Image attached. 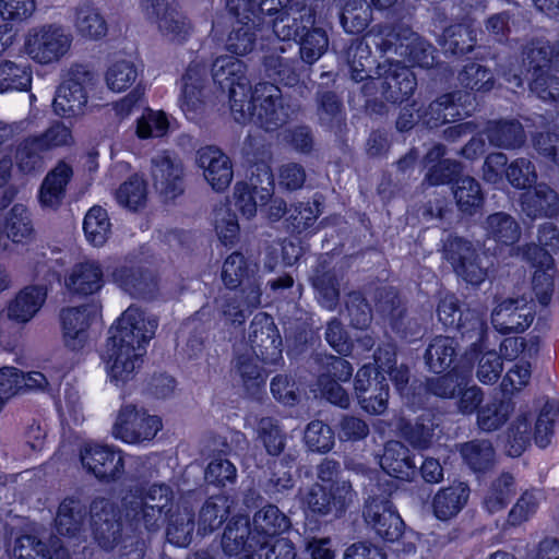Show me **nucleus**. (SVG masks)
I'll return each mask as SVG.
<instances>
[{"instance_id":"obj_1","label":"nucleus","mask_w":559,"mask_h":559,"mask_svg":"<svg viewBox=\"0 0 559 559\" xmlns=\"http://www.w3.org/2000/svg\"><path fill=\"white\" fill-rule=\"evenodd\" d=\"M157 326L154 316L131 306L110 328L105 361L110 381L117 386L134 378Z\"/></svg>"},{"instance_id":"obj_2","label":"nucleus","mask_w":559,"mask_h":559,"mask_svg":"<svg viewBox=\"0 0 559 559\" xmlns=\"http://www.w3.org/2000/svg\"><path fill=\"white\" fill-rule=\"evenodd\" d=\"M222 280L230 290L217 300L218 310L226 322L241 325L261 305V277L243 254L233 252L223 264Z\"/></svg>"},{"instance_id":"obj_3","label":"nucleus","mask_w":559,"mask_h":559,"mask_svg":"<svg viewBox=\"0 0 559 559\" xmlns=\"http://www.w3.org/2000/svg\"><path fill=\"white\" fill-rule=\"evenodd\" d=\"M175 493L170 486L154 483L131 489L121 502L126 521L134 531L158 532L174 510Z\"/></svg>"},{"instance_id":"obj_4","label":"nucleus","mask_w":559,"mask_h":559,"mask_svg":"<svg viewBox=\"0 0 559 559\" xmlns=\"http://www.w3.org/2000/svg\"><path fill=\"white\" fill-rule=\"evenodd\" d=\"M91 525L96 540L104 549L118 548L119 559H143L144 542L136 536H121L115 504L106 498H95L90 508Z\"/></svg>"},{"instance_id":"obj_5","label":"nucleus","mask_w":559,"mask_h":559,"mask_svg":"<svg viewBox=\"0 0 559 559\" xmlns=\"http://www.w3.org/2000/svg\"><path fill=\"white\" fill-rule=\"evenodd\" d=\"M369 35L377 38L374 44L382 51L394 50L413 67L430 68L435 63V48L408 27L394 28L378 24L369 31Z\"/></svg>"},{"instance_id":"obj_6","label":"nucleus","mask_w":559,"mask_h":559,"mask_svg":"<svg viewBox=\"0 0 559 559\" xmlns=\"http://www.w3.org/2000/svg\"><path fill=\"white\" fill-rule=\"evenodd\" d=\"M374 74L361 87L368 98L380 97L389 103L400 104L408 99L417 86L414 73L400 61L386 59L380 62Z\"/></svg>"},{"instance_id":"obj_7","label":"nucleus","mask_w":559,"mask_h":559,"mask_svg":"<svg viewBox=\"0 0 559 559\" xmlns=\"http://www.w3.org/2000/svg\"><path fill=\"white\" fill-rule=\"evenodd\" d=\"M97 83L96 74L83 64L72 66L56 91L53 111L62 118H76L85 114L88 95Z\"/></svg>"},{"instance_id":"obj_8","label":"nucleus","mask_w":559,"mask_h":559,"mask_svg":"<svg viewBox=\"0 0 559 559\" xmlns=\"http://www.w3.org/2000/svg\"><path fill=\"white\" fill-rule=\"evenodd\" d=\"M246 73L245 62L231 56H221L212 66L213 80L223 92H227L236 121H241L248 116L246 106L250 108L248 95L251 88Z\"/></svg>"},{"instance_id":"obj_9","label":"nucleus","mask_w":559,"mask_h":559,"mask_svg":"<svg viewBox=\"0 0 559 559\" xmlns=\"http://www.w3.org/2000/svg\"><path fill=\"white\" fill-rule=\"evenodd\" d=\"M248 103L250 108L245 107L248 116L238 122L252 121L266 131L282 127L292 114L290 107L284 103L281 90L271 83L257 84L253 92L248 95Z\"/></svg>"},{"instance_id":"obj_10","label":"nucleus","mask_w":559,"mask_h":559,"mask_svg":"<svg viewBox=\"0 0 559 559\" xmlns=\"http://www.w3.org/2000/svg\"><path fill=\"white\" fill-rule=\"evenodd\" d=\"M72 35L61 25L33 27L24 36V52L36 63L48 66L64 58L72 46Z\"/></svg>"},{"instance_id":"obj_11","label":"nucleus","mask_w":559,"mask_h":559,"mask_svg":"<svg viewBox=\"0 0 559 559\" xmlns=\"http://www.w3.org/2000/svg\"><path fill=\"white\" fill-rule=\"evenodd\" d=\"M356 499L350 481L336 479L330 486L314 484L305 498L313 515L340 519Z\"/></svg>"},{"instance_id":"obj_12","label":"nucleus","mask_w":559,"mask_h":559,"mask_svg":"<svg viewBox=\"0 0 559 559\" xmlns=\"http://www.w3.org/2000/svg\"><path fill=\"white\" fill-rule=\"evenodd\" d=\"M162 429L160 419L132 404L123 405L117 413L111 436L128 444L152 440Z\"/></svg>"},{"instance_id":"obj_13","label":"nucleus","mask_w":559,"mask_h":559,"mask_svg":"<svg viewBox=\"0 0 559 559\" xmlns=\"http://www.w3.org/2000/svg\"><path fill=\"white\" fill-rule=\"evenodd\" d=\"M439 321L447 328L456 326L462 335L472 341V349L480 350L483 340L486 336L487 325L483 316L475 311H466L464 314L459 308L457 299L453 295L444 296L437 309Z\"/></svg>"},{"instance_id":"obj_14","label":"nucleus","mask_w":559,"mask_h":559,"mask_svg":"<svg viewBox=\"0 0 559 559\" xmlns=\"http://www.w3.org/2000/svg\"><path fill=\"white\" fill-rule=\"evenodd\" d=\"M143 16L156 24L160 35L173 43H183L190 35L187 17L166 0H141Z\"/></svg>"},{"instance_id":"obj_15","label":"nucleus","mask_w":559,"mask_h":559,"mask_svg":"<svg viewBox=\"0 0 559 559\" xmlns=\"http://www.w3.org/2000/svg\"><path fill=\"white\" fill-rule=\"evenodd\" d=\"M248 345L264 365H277L282 356V337L273 321L266 313H258L248 330Z\"/></svg>"},{"instance_id":"obj_16","label":"nucleus","mask_w":559,"mask_h":559,"mask_svg":"<svg viewBox=\"0 0 559 559\" xmlns=\"http://www.w3.org/2000/svg\"><path fill=\"white\" fill-rule=\"evenodd\" d=\"M151 177L156 191L166 200H174L185 191V167L169 151L157 152L151 158Z\"/></svg>"},{"instance_id":"obj_17","label":"nucleus","mask_w":559,"mask_h":559,"mask_svg":"<svg viewBox=\"0 0 559 559\" xmlns=\"http://www.w3.org/2000/svg\"><path fill=\"white\" fill-rule=\"evenodd\" d=\"M444 254L456 274L465 282L479 285L486 280L487 266L484 264V259L468 240L450 237L444 245Z\"/></svg>"},{"instance_id":"obj_18","label":"nucleus","mask_w":559,"mask_h":559,"mask_svg":"<svg viewBox=\"0 0 559 559\" xmlns=\"http://www.w3.org/2000/svg\"><path fill=\"white\" fill-rule=\"evenodd\" d=\"M261 173L250 178V182H237L234 188L235 205L248 219L255 216L258 207L265 205L273 194V175L269 167L259 166Z\"/></svg>"},{"instance_id":"obj_19","label":"nucleus","mask_w":559,"mask_h":559,"mask_svg":"<svg viewBox=\"0 0 559 559\" xmlns=\"http://www.w3.org/2000/svg\"><path fill=\"white\" fill-rule=\"evenodd\" d=\"M83 467L100 480L119 479L124 472L123 454L119 449L86 442L80 450Z\"/></svg>"},{"instance_id":"obj_20","label":"nucleus","mask_w":559,"mask_h":559,"mask_svg":"<svg viewBox=\"0 0 559 559\" xmlns=\"http://www.w3.org/2000/svg\"><path fill=\"white\" fill-rule=\"evenodd\" d=\"M532 302V297L525 295L503 299L491 312L493 328L502 334L523 332L534 320Z\"/></svg>"},{"instance_id":"obj_21","label":"nucleus","mask_w":559,"mask_h":559,"mask_svg":"<svg viewBox=\"0 0 559 559\" xmlns=\"http://www.w3.org/2000/svg\"><path fill=\"white\" fill-rule=\"evenodd\" d=\"M362 515L379 537L394 542L402 535L403 521L386 496H370Z\"/></svg>"},{"instance_id":"obj_22","label":"nucleus","mask_w":559,"mask_h":559,"mask_svg":"<svg viewBox=\"0 0 559 559\" xmlns=\"http://www.w3.org/2000/svg\"><path fill=\"white\" fill-rule=\"evenodd\" d=\"M205 80L206 67L198 61L191 62L182 76L179 106L190 120L198 119L204 112L206 104Z\"/></svg>"},{"instance_id":"obj_23","label":"nucleus","mask_w":559,"mask_h":559,"mask_svg":"<svg viewBox=\"0 0 559 559\" xmlns=\"http://www.w3.org/2000/svg\"><path fill=\"white\" fill-rule=\"evenodd\" d=\"M229 12L237 20L227 37L226 48L235 55H247L253 50L257 32H263L265 21L260 15L259 17L253 16L250 10H240L239 12L229 10Z\"/></svg>"},{"instance_id":"obj_24","label":"nucleus","mask_w":559,"mask_h":559,"mask_svg":"<svg viewBox=\"0 0 559 559\" xmlns=\"http://www.w3.org/2000/svg\"><path fill=\"white\" fill-rule=\"evenodd\" d=\"M548 49L545 46H536L532 44L526 46L522 52V62L518 60H508L498 66V74L501 75L511 88L521 87L523 85V75L530 71H540L549 62Z\"/></svg>"},{"instance_id":"obj_25","label":"nucleus","mask_w":559,"mask_h":559,"mask_svg":"<svg viewBox=\"0 0 559 559\" xmlns=\"http://www.w3.org/2000/svg\"><path fill=\"white\" fill-rule=\"evenodd\" d=\"M198 164L213 190L221 192L230 185L234 171L229 157L215 146H206L198 152Z\"/></svg>"},{"instance_id":"obj_26","label":"nucleus","mask_w":559,"mask_h":559,"mask_svg":"<svg viewBox=\"0 0 559 559\" xmlns=\"http://www.w3.org/2000/svg\"><path fill=\"white\" fill-rule=\"evenodd\" d=\"M71 22L76 35L86 40L102 39L108 31L99 9L88 0L79 2L71 10Z\"/></svg>"},{"instance_id":"obj_27","label":"nucleus","mask_w":559,"mask_h":559,"mask_svg":"<svg viewBox=\"0 0 559 559\" xmlns=\"http://www.w3.org/2000/svg\"><path fill=\"white\" fill-rule=\"evenodd\" d=\"M64 345L78 352L85 347L91 323V312L87 307H71L63 309L60 314Z\"/></svg>"},{"instance_id":"obj_28","label":"nucleus","mask_w":559,"mask_h":559,"mask_svg":"<svg viewBox=\"0 0 559 559\" xmlns=\"http://www.w3.org/2000/svg\"><path fill=\"white\" fill-rule=\"evenodd\" d=\"M314 24V15L309 10L282 11L276 17H266L264 28L272 27L274 36L280 40L297 41Z\"/></svg>"},{"instance_id":"obj_29","label":"nucleus","mask_w":559,"mask_h":559,"mask_svg":"<svg viewBox=\"0 0 559 559\" xmlns=\"http://www.w3.org/2000/svg\"><path fill=\"white\" fill-rule=\"evenodd\" d=\"M49 385L47 377L38 371L26 374L14 367L0 368V411L5 403L20 390H45Z\"/></svg>"},{"instance_id":"obj_30","label":"nucleus","mask_w":559,"mask_h":559,"mask_svg":"<svg viewBox=\"0 0 559 559\" xmlns=\"http://www.w3.org/2000/svg\"><path fill=\"white\" fill-rule=\"evenodd\" d=\"M72 176V167L66 162H59L49 170L39 189L40 205L45 209H57L66 195V189Z\"/></svg>"},{"instance_id":"obj_31","label":"nucleus","mask_w":559,"mask_h":559,"mask_svg":"<svg viewBox=\"0 0 559 559\" xmlns=\"http://www.w3.org/2000/svg\"><path fill=\"white\" fill-rule=\"evenodd\" d=\"M67 288L78 295H93L104 285V272L99 262L87 260L75 264L66 280Z\"/></svg>"},{"instance_id":"obj_32","label":"nucleus","mask_w":559,"mask_h":559,"mask_svg":"<svg viewBox=\"0 0 559 559\" xmlns=\"http://www.w3.org/2000/svg\"><path fill=\"white\" fill-rule=\"evenodd\" d=\"M260 539L257 538L247 516L240 515L231 519L225 527L222 537V548L225 554L237 555L241 550L251 551L259 548Z\"/></svg>"},{"instance_id":"obj_33","label":"nucleus","mask_w":559,"mask_h":559,"mask_svg":"<svg viewBox=\"0 0 559 559\" xmlns=\"http://www.w3.org/2000/svg\"><path fill=\"white\" fill-rule=\"evenodd\" d=\"M522 210L532 217H554L559 213V195L546 183H538L522 195Z\"/></svg>"},{"instance_id":"obj_34","label":"nucleus","mask_w":559,"mask_h":559,"mask_svg":"<svg viewBox=\"0 0 559 559\" xmlns=\"http://www.w3.org/2000/svg\"><path fill=\"white\" fill-rule=\"evenodd\" d=\"M87 510L85 502L78 497H67L59 504L55 519L60 535L74 536L84 527Z\"/></svg>"},{"instance_id":"obj_35","label":"nucleus","mask_w":559,"mask_h":559,"mask_svg":"<svg viewBox=\"0 0 559 559\" xmlns=\"http://www.w3.org/2000/svg\"><path fill=\"white\" fill-rule=\"evenodd\" d=\"M45 299L46 290L43 287H26L9 302L8 318L19 323H26L39 311Z\"/></svg>"},{"instance_id":"obj_36","label":"nucleus","mask_w":559,"mask_h":559,"mask_svg":"<svg viewBox=\"0 0 559 559\" xmlns=\"http://www.w3.org/2000/svg\"><path fill=\"white\" fill-rule=\"evenodd\" d=\"M380 466L391 476L408 479L415 474V463L409 450L400 441H389L380 457Z\"/></svg>"},{"instance_id":"obj_37","label":"nucleus","mask_w":559,"mask_h":559,"mask_svg":"<svg viewBox=\"0 0 559 559\" xmlns=\"http://www.w3.org/2000/svg\"><path fill=\"white\" fill-rule=\"evenodd\" d=\"M468 497L469 488L464 483L439 490L432 500L435 515L442 521L455 516L464 508Z\"/></svg>"},{"instance_id":"obj_38","label":"nucleus","mask_w":559,"mask_h":559,"mask_svg":"<svg viewBox=\"0 0 559 559\" xmlns=\"http://www.w3.org/2000/svg\"><path fill=\"white\" fill-rule=\"evenodd\" d=\"M252 523L255 536L260 540H272L290 526L288 516L274 504H267L257 511Z\"/></svg>"},{"instance_id":"obj_39","label":"nucleus","mask_w":559,"mask_h":559,"mask_svg":"<svg viewBox=\"0 0 559 559\" xmlns=\"http://www.w3.org/2000/svg\"><path fill=\"white\" fill-rule=\"evenodd\" d=\"M515 495V479L510 473H501L489 485L483 497V507L491 514L502 511Z\"/></svg>"},{"instance_id":"obj_40","label":"nucleus","mask_w":559,"mask_h":559,"mask_svg":"<svg viewBox=\"0 0 559 559\" xmlns=\"http://www.w3.org/2000/svg\"><path fill=\"white\" fill-rule=\"evenodd\" d=\"M457 357V343L449 336H436L428 345L425 360L428 368L436 373L449 369Z\"/></svg>"},{"instance_id":"obj_41","label":"nucleus","mask_w":559,"mask_h":559,"mask_svg":"<svg viewBox=\"0 0 559 559\" xmlns=\"http://www.w3.org/2000/svg\"><path fill=\"white\" fill-rule=\"evenodd\" d=\"M464 463L475 473H485L493 467L496 452L488 440H472L460 449Z\"/></svg>"},{"instance_id":"obj_42","label":"nucleus","mask_w":559,"mask_h":559,"mask_svg":"<svg viewBox=\"0 0 559 559\" xmlns=\"http://www.w3.org/2000/svg\"><path fill=\"white\" fill-rule=\"evenodd\" d=\"M32 69L24 62H0V93L24 92L32 85Z\"/></svg>"},{"instance_id":"obj_43","label":"nucleus","mask_w":559,"mask_h":559,"mask_svg":"<svg viewBox=\"0 0 559 559\" xmlns=\"http://www.w3.org/2000/svg\"><path fill=\"white\" fill-rule=\"evenodd\" d=\"M487 136L492 145L506 150L521 147L525 142L524 130L515 120L490 122Z\"/></svg>"},{"instance_id":"obj_44","label":"nucleus","mask_w":559,"mask_h":559,"mask_svg":"<svg viewBox=\"0 0 559 559\" xmlns=\"http://www.w3.org/2000/svg\"><path fill=\"white\" fill-rule=\"evenodd\" d=\"M453 195L459 210L472 215L484 203V194L479 182L469 176L460 177L452 187Z\"/></svg>"},{"instance_id":"obj_45","label":"nucleus","mask_w":559,"mask_h":559,"mask_svg":"<svg viewBox=\"0 0 559 559\" xmlns=\"http://www.w3.org/2000/svg\"><path fill=\"white\" fill-rule=\"evenodd\" d=\"M111 276L123 290L136 296L145 295L153 281L151 273L128 263L117 266Z\"/></svg>"},{"instance_id":"obj_46","label":"nucleus","mask_w":559,"mask_h":559,"mask_svg":"<svg viewBox=\"0 0 559 559\" xmlns=\"http://www.w3.org/2000/svg\"><path fill=\"white\" fill-rule=\"evenodd\" d=\"M461 99V94H445L432 102L423 115L424 123L429 128H436L443 123L455 121L462 114L456 100Z\"/></svg>"},{"instance_id":"obj_47","label":"nucleus","mask_w":559,"mask_h":559,"mask_svg":"<svg viewBox=\"0 0 559 559\" xmlns=\"http://www.w3.org/2000/svg\"><path fill=\"white\" fill-rule=\"evenodd\" d=\"M46 155L32 134L16 145L14 162L21 173L28 175L43 169Z\"/></svg>"},{"instance_id":"obj_48","label":"nucleus","mask_w":559,"mask_h":559,"mask_svg":"<svg viewBox=\"0 0 559 559\" xmlns=\"http://www.w3.org/2000/svg\"><path fill=\"white\" fill-rule=\"evenodd\" d=\"M477 41V33L471 25H451L443 32L442 48L451 55H463L472 51Z\"/></svg>"},{"instance_id":"obj_49","label":"nucleus","mask_w":559,"mask_h":559,"mask_svg":"<svg viewBox=\"0 0 559 559\" xmlns=\"http://www.w3.org/2000/svg\"><path fill=\"white\" fill-rule=\"evenodd\" d=\"M166 523L169 543L178 547H185L191 543L194 523L193 513L189 508L173 510Z\"/></svg>"},{"instance_id":"obj_50","label":"nucleus","mask_w":559,"mask_h":559,"mask_svg":"<svg viewBox=\"0 0 559 559\" xmlns=\"http://www.w3.org/2000/svg\"><path fill=\"white\" fill-rule=\"evenodd\" d=\"M36 10L35 0H0V35L28 20Z\"/></svg>"},{"instance_id":"obj_51","label":"nucleus","mask_w":559,"mask_h":559,"mask_svg":"<svg viewBox=\"0 0 559 559\" xmlns=\"http://www.w3.org/2000/svg\"><path fill=\"white\" fill-rule=\"evenodd\" d=\"M512 411L510 402L492 399L478 408L477 425L483 431H496L506 424Z\"/></svg>"},{"instance_id":"obj_52","label":"nucleus","mask_w":559,"mask_h":559,"mask_svg":"<svg viewBox=\"0 0 559 559\" xmlns=\"http://www.w3.org/2000/svg\"><path fill=\"white\" fill-rule=\"evenodd\" d=\"M86 240L94 247H103L111 234V224L106 210L93 206L83 222Z\"/></svg>"},{"instance_id":"obj_53","label":"nucleus","mask_w":559,"mask_h":559,"mask_svg":"<svg viewBox=\"0 0 559 559\" xmlns=\"http://www.w3.org/2000/svg\"><path fill=\"white\" fill-rule=\"evenodd\" d=\"M487 235L503 245H513L520 238V226L515 219L503 212L489 215L485 222Z\"/></svg>"},{"instance_id":"obj_54","label":"nucleus","mask_w":559,"mask_h":559,"mask_svg":"<svg viewBox=\"0 0 559 559\" xmlns=\"http://www.w3.org/2000/svg\"><path fill=\"white\" fill-rule=\"evenodd\" d=\"M229 513V499L224 495L211 497L203 504L199 515V532L206 535L221 526Z\"/></svg>"},{"instance_id":"obj_55","label":"nucleus","mask_w":559,"mask_h":559,"mask_svg":"<svg viewBox=\"0 0 559 559\" xmlns=\"http://www.w3.org/2000/svg\"><path fill=\"white\" fill-rule=\"evenodd\" d=\"M371 19V9L364 0L347 1L340 17L344 31L349 34H359L365 31Z\"/></svg>"},{"instance_id":"obj_56","label":"nucleus","mask_w":559,"mask_h":559,"mask_svg":"<svg viewBox=\"0 0 559 559\" xmlns=\"http://www.w3.org/2000/svg\"><path fill=\"white\" fill-rule=\"evenodd\" d=\"M436 428H438V424L435 423L433 415L427 413L420 416L415 424H405L401 428V432L414 448L426 449L432 442Z\"/></svg>"},{"instance_id":"obj_57","label":"nucleus","mask_w":559,"mask_h":559,"mask_svg":"<svg viewBox=\"0 0 559 559\" xmlns=\"http://www.w3.org/2000/svg\"><path fill=\"white\" fill-rule=\"evenodd\" d=\"M213 225L222 243L234 246L238 241L240 227L237 215L226 204L216 206L213 212Z\"/></svg>"},{"instance_id":"obj_58","label":"nucleus","mask_w":559,"mask_h":559,"mask_svg":"<svg viewBox=\"0 0 559 559\" xmlns=\"http://www.w3.org/2000/svg\"><path fill=\"white\" fill-rule=\"evenodd\" d=\"M4 231L13 242L28 240L33 234V226L28 210L23 204H15L7 214Z\"/></svg>"},{"instance_id":"obj_59","label":"nucleus","mask_w":559,"mask_h":559,"mask_svg":"<svg viewBox=\"0 0 559 559\" xmlns=\"http://www.w3.org/2000/svg\"><path fill=\"white\" fill-rule=\"evenodd\" d=\"M258 360L260 358L248 349L238 354L235 358V370L248 391H254L265 382V376Z\"/></svg>"},{"instance_id":"obj_60","label":"nucleus","mask_w":559,"mask_h":559,"mask_svg":"<svg viewBox=\"0 0 559 559\" xmlns=\"http://www.w3.org/2000/svg\"><path fill=\"white\" fill-rule=\"evenodd\" d=\"M346 58L353 81L361 82L366 80L367 82L372 78L368 73V69L372 64L371 50L368 44L362 40L353 41L347 49Z\"/></svg>"},{"instance_id":"obj_61","label":"nucleus","mask_w":559,"mask_h":559,"mask_svg":"<svg viewBox=\"0 0 559 559\" xmlns=\"http://www.w3.org/2000/svg\"><path fill=\"white\" fill-rule=\"evenodd\" d=\"M169 119L165 111L147 108L136 120L135 134L139 139L163 138L169 131Z\"/></svg>"},{"instance_id":"obj_62","label":"nucleus","mask_w":559,"mask_h":559,"mask_svg":"<svg viewBox=\"0 0 559 559\" xmlns=\"http://www.w3.org/2000/svg\"><path fill=\"white\" fill-rule=\"evenodd\" d=\"M257 435L267 454L277 456L283 452L286 436L276 419L272 417L261 418L257 425Z\"/></svg>"},{"instance_id":"obj_63","label":"nucleus","mask_w":559,"mask_h":559,"mask_svg":"<svg viewBox=\"0 0 559 559\" xmlns=\"http://www.w3.org/2000/svg\"><path fill=\"white\" fill-rule=\"evenodd\" d=\"M376 310L389 321L393 330L399 333H405L403 323L404 309L397 294L393 289H382L379 292Z\"/></svg>"},{"instance_id":"obj_64","label":"nucleus","mask_w":559,"mask_h":559,"mask_svg":"<svg viewBox=\"0 0 559 559\" xmlns=\"http://www.w3.org/2000/svg\"><path fill=\"white\" fill-rule=\"evenodd\" d=\"M138 69L130 60H118L112 62L106 73L105 82L107 87L116 93H121L129 88L138 78Z\"/></svg>"}]
</instances>
